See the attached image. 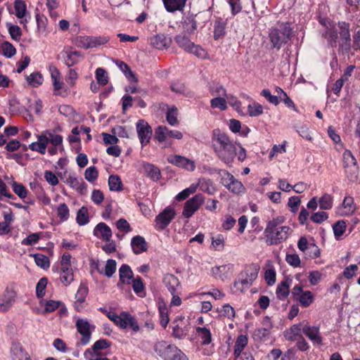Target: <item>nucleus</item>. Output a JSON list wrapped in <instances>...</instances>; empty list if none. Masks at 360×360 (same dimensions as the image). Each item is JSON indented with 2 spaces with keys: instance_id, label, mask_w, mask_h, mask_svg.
<instances>
[{
  "instance_id": "obj_14",
  "label": "nucleus",
  "mask_w": 360,
  "mask_h": 360,
  "mask_svg": "<svg viewBox=\"0 0 360 360\" xmlns=\"http://www.w3.org/2000/svg\"><path fill=\"white\" fill-rule=\"evenodd\" d=\"M302 333L314 343L321 345L323 339L320 333L319 326H310L307 321H304Z\"/></svg>"
},
{
  "instance_id": "obj_23",
  "label": "nucleus",
  "mask_w": 360,
  "mask_h": 360,
  "mask_svg": "<svg viewBox=\"0 0 360 360\" xmlns=\"http://www.w3.org/2000/svg\"><path fill=\"white\" fill-rule=\"evenodd\" d=\"M118 326L123 329L130 327L135 332L139 330L136 320L129 313L124 311L121 313V321Z\"/></svg>"
},
{
  "instance_id": "obj_9",
  "label": "nucleus",
  "mask_w": 360,
  "mask_h": 360,
  "mask_svg": "<svg viewBox=\"0 0 360 360\" xmlns=\"http://www.w3.org/2000/svg\"><path fill=\"white\" fill-rule=\"evenodd\" d=\"M349 27V24L344 21L338 22L337 25V30L340 34V49L346 51H349L351 47Z\"/></svg>"
},
{
  "instance_id": "obj_7",
  "label": "nucleus",
  "mask_w": 360,
  "mask_h": 360,
  "mask_svg": "<svg viewBox=\"0 0 360 360\" xmlns=\"http://www.w3.org/2000/svg\"><path fill=\"white\" fill-rule=\"evenodd\" d=\"M176 212L173 207L168 206L158 214L155 219V228L158 231L164 230L174 219Z\"/></svg>"
},
{
  "instance_id": "obj_15",
  "label": "nucleus",
  "mask_w": 360,
  "mask_h": 360,
  "mask_svg": "<svg viewBox=\"0 0 360 360\" xmlns=\"http://www.w3.org/2000/svg\"><path fill=\"white\" fill-rule=\"evenodd\" d=\"M16 293L9 288H6L0 296V311H8L15 302Z\"/></svg>"
},
{
  "instance_id": "obj_19",
  "label": "nucleus",
  "mask_w": 360,
  "mask_h": 360,
  "mask_svg": "<svg viewBox=\"0 0 360 360\" xmlns=\"http://www.w3.org/2000/svg\"><path fill=\"white\" fill-rule=\"evenodd\" d=\"M89 289L85 283H81L75 295V302L74 304L75 309L77 311H81L84 307V302Z\"/></svg>"
},
{
  "instance_id": "obj_45",
  "label": "nucleus",
  "mask_w": 360,
  "mask_h": 360,
  "mask_svg": "<svg viewBox=\"0 0 360 360\" xmlns=\"http://www.w3.org/2000/svg\"><path fill=\"white\" fill-rule=\"evenodd\" d=\"M210 105L212 108L224 111L227 109V101L226 97H214L210 101Z\"/></svg>"
},
{
  "instance_id": "obj_40",
  "label": "nucleus",
  "mask_w": 360,
  "mask_h": 360,
  "mask_svg": "<svg viewBox=\"0 0 360 360\" xmlns=\"http://www.w3.org/2000/svg\"><path fill=\"white\" fill-rule=\"evenodd\" d=\"M211 247L216 251H221L224 248L225 237L222 234L211 236Z\"/></svg>"
},
{
  "instance_id": "obj_3",
  "label": "nucleus",
  "mask_w": 360,
  "mask_h": 360,
  "mask_svg": "<svg viewBox=\"0 0 360 360\" xmlns=\"http://www.w3.org/2000/svg\"><path fill=\"white\" fill-rule=\"evenodd\" d=\"M154 350L162 360H188L186 354L175 345L165 341L156 342Z\"/></svg>"
},
{
  "instance_id": "obj_49",
  "label": "nucleus",
  "mask_w": 360,
  "mask_h": 360,
  "mask_svg": "<svg viewBox=\"0 0 360 360\" xmlns=\"http://www.w3.org/2000/svg\"><path fill=\"white\" fill-rule=\"evenodd\" d=\"M108 186L110 191H120L122 189V183L117 175H110L108 179Z\"/></svg>"
},
{
  "instance_id": "obj_44",
  "label": "nucleus",
  "mask_w": 360,
  "mask_h": 360,
  "mask_svg": "<svg viewBox=\"0 0 360 360\" xmlns=\"http://www.w3.org/2000/svg\"><path fill=\"white\" fill-rule=\"evenodd\" d=\"M346 177L350 182H354L358 179L359 167L357 165L345 167Z\"/></svg>"
},
{
  "instance_id": "obj_10",
  "label": "nucleus",
  "mask_w": 360,
  "mask_h": 360,
  "mask_svg": "<svg viewBox=\"0 0 360 360\" xmlns=\"http://www.w3.org/2000/svg\"><path fill=\"white\" fill-rule=\"evenodd\" d=\"M259 272V266L257 264H251L247 266L245 270L240 274L239 280L234 283L236 287L238 284L242 285H250L257 278Z\"/></svg>"
},
{
  "instance_id": "obj_6",
  "label": "nucleus",
  "mask_w": 360,
  "mask_h": 360,
  "mask_svg": "<svg viewBox=\"0 0 360 360\" xmlns=\"http://www.w3.org/2000/svg\"><path fill=\"white\" fill-rule=\"evenodd\" d=\"M51 78L53 87V94L65 97L69 94V89L61 79L60 72L55 66L49 68Z\"/></svg>"
},
{
  "instance_id": "obj_1",
  "label": "nucleus",
  "mask_w": 360,
  "mask_h": 360,
  "mask_svg": "<svg viewBox=\"0 0 360 360\" xmlns=\"http://www.w3.org/2000/svg\"><path fill=\"white\" fill-rule=\"evenodd\" d=\"M212 148L217 157L226 165L233 162L236 154V146L229 136L219 129L212 131Z\"/></svg>"
},
{
  "instance_id": "obj_29",
  "label": "nucleus",
  "mask_w": 360,
  "mask_h": 360,
  "mask_svg": "<svg viewBox=\"0 0 360 360\" xmlns=\"http://www.w3.org/2000/svg\"><path fill=\"white\" fill-rule=\"evenodd\" d=\"M323 37L327 40L330 46H336L338 39V30L334 25L326 27V31L323 33Z\"/></svg>"
},
{
  "instance_id": "obj_11",
  "label": "nucleus",
  "mask_w": 360,
  "mask_h": 360,
  "mask_svg": "<svg viewBox=\"0 0 360 360\" xmlns=\"http://www.w3.org/2000/svg\"><path fill=\"white\" fill-rule=\"evenodd\" d=\"M139 139L142 147L146 146L152 136V128L145 120H139L136 124Z\"/></svg>"
},
{
  "instance_id": "obj_55",
  "label": "nucleus",
  "mask_w": 360,
  "mask_h": 360,
  "mask_svg": "<svg viewBox=\"0 0 360 360\" xmlns=\"http://www.w3.org/2000/svg\"><path fill=\"white\" fill-rule=\"evenodd\" d=\"M217 311L221 316L228 318L229 319H233L236 316L234 309L229 304L223 305L221 309H217Z\"/></svg>"
},
{
  "instance_id": "obj_34",
  "label": "nucleus",
  "mask_w": 360,
  "mask_h": 360,
  "mask_svg": "<svg viewBox=\"0 0 360 360\" xmlns=\"http://www.w3.org/2000/svg\"><path fill=\"white\" fill-rule=\"evenodd\" d=\"M174 323L172 336L177 339L184 338L187 335L188 328L182 321H181L180 323Z\"/></svg>"
},
{
  "instance_id": "obj_13",
  "label": "nucleus",
  "mask_w": 360,
  "mask_h": 360,
  "mask_svg": "<svg viewBox=\"0 0 360 360\" xmlns=\"http://www.w3.org/2000/svg\"><path fill=\"white\" fill-rule=\"evenodd\" d=\"M15 15L20 20V23L27 29V24L31 19V15L27 10V6L22 0H15L14 2Z\"/></svg>"
},
{
  "instance_id": "obj_24",
  "label": "nucleus",
  "mask_w": 360,
  "mask_h": 360,
  "mask_svg": "<svg viewBox=\"0 0 360 360\" xmlns=\"http://www.w3.org/2000/svg\"><path fill=\"white\" fill-rule=\"evenodd\" d=\"M131 247L135 255L141 254L148 250V245L143 236H136L131 238Z\"/></svg>"
},
{
  "instance_id": "obj_38",
  "label": "nucleus",
  "mask_w": 360,
  "mask_h": 360,
  "mask_svg": "<svg viewBox=\"0 0 360 360\" xmlns=\"http://www.w3.org/2000/svg\"><path fill=\"white\" fill-rule=\"evenodd\" d=\"M210 93L214 97L228 98L226 89L223 85L218 83H214L210 86Z\"/></svg>"
},
{
  "instance_id": "obj_32",
  "label": "nucleus",
  "mask_w": 360,
  "mask_h": 360,
  "mask_svg": "<svg viewBox=\"0 0 360 360\" xmlns=\"http://www.w3.org/2000/svg\"><path fill=\"white\" fill-rule=\"evenodd\" d=\"M265 322H267L268 326L257 328L254 330L253 336L255 340H262L269 335L270 330L272 328V324L268 316L265 317Z\"/></svg>"
},
{
  "instance_id": "obj_18",
  "label": "nucleus",
  "mask_w": 360,
  "mask_h": 360,
  "mask_svg": "<svg viewBox=\"0 0 360 360\" xmlns=\"http://www.w3.org/2000/svg\"><path fill=\"white\" fill-rule=\"evenodd\" d=\"M172 43V38L164 34H158L150 39V45L160 50L168 49L171 46Z\"/></svg>"
},
{
  "instance_id": "obj_26",
  "label": "nucleus",
  "mask_w": 360,
  "mask_h": 360,
  "mask_svg": "<svg viewBox=\"0 0 360 360\" xmlns=\"http://www.w3.org/2000/svg\"><path fill=\"white\" fill-rule=\"evenodd\" d=\"M186 1L187 0H162L166 11L169 13L182 11Z\"/></svg>"
},
{
  "instance_id": "obj_61",
  "label": "nucleus",
  "mask_w": 360,
  "mask_h": 360,
  "mask_svg": "<svg viewBox=\"0 0 360 360\" xmlns=\"http://www.w3.org/2000/svg\"><path fill=\"white\" fill-rule=\"evenodd\" d=\"M231 192L235 194H242L245 192V187L243 184L237 180L236 178L233 180L232 183L227 188Z\"/></svg>"
},
{
  "instance_id": "obj_8",
  "label": "nucleus",
  "mask_w": 360,
  "mask_h": 360,
  "mask_svg": "<svg viewBox=\"0 0 360 360\" xmlns=\"http://www.w3.org/2000/svg\"><path fill=\"white\" fill-rule=\"evenodd\" d=\"M205 198L200 194H196L188 199L184 205L182 215L184 218H191L204 202Z\"/></svg>"
},
{
  "instance_id": "obj_5",
  "label": "nucleus",
  "mask_w": 360,
  "mask_h": 360,
  "mask_svg": "<svg viewBox=\"0 0 360 360\" xmlns=\"http://www.w3.org/2000/svg\"><path fill=\"white\" fill-rule=\"evenodd\" d=\"M174 41L177 45L186 52L193 54L201 59L207 58V51L200 46L192 42L187 35L179 34L174 37Z\"/></svg>"
},
{
  "instance_id": "obj_31",
  "label": "nucleus",
  "mask_w": 360,
  "mask_h": 360,
  "mask_svg": "<svg viewBox=\"0 0 360 360\" xmlns=\"http://www.w3.org/2000/svg\"><path fill=\"white\" fill-rule=\"evenodd\" d=\"M110 342L105 339H100L94 342L91 348L87 349L84 352V355H90V354H103L100 352L101 349L108 348L110 347Z\"/></svg>"
},
{
  "instance_id": "obj_59",
  "label": "nucleus",
  "mask_w": 360,
  "mask_h": 360,
  "mask_svg": "<svg viewBox=\"0 0 360 360\" xmlns=\"http://www.w3.org/2000/svg\"><path fill=\"white\" fill-rule=\"evenodd\" d=\"M248 112L251 117H257L263 113V107L259 103L253 102L248 105Z\"/></svg>"
},
{
  "instance_id": "obj_27",
  "label": "nucleus",
  "mask_w": 360,
  "mask_h": 360,
  "mask_svg": "<svg viewBox=\"0 0 360 360\" xmlns=\"http://www.w3.org/2000/svg\"><path fill=\"white\" fill-rule=\"evenodd\" d=\"M143 169L144 173L154 181H158L161 178V172L155 165L148 163H143Z\"/></svg>"
},
{
  "instance_id": "obj_35",
  "label": "nucleus",
  "mask_w": 360,
  "mask_h": 360,
  "mask_svg": "<svg viewBox=\"0 0 360 360\" xmlns=\"http://www.w3.org/2000/svg\"><path fill=\"white\" fill-rule=\"evenodd\" d=\"M159 315H160V325L165 328L169 321V309L165 303H159L158 305Z\"/></svg>"
},
{
  "instance_id": "obj_52",
  "label": "nucleus",
  "mask_w": 360,
  "mask_h": 360,
  "mask_svg": "<svg viewBox=\"0 0 360 360\" xmlns=\"http://www.w3.org/2000/svg\"><path fill=\"white\" fill-rule=\"evenodd\" d=\"M13 192L21 199H25L27 196L28 191L22 184L13 181L11 184Z\"/></svg>"
},
{
  "instance_id": "obj_22",
  "label": "nucleus",
  "mask_w": 360,
  "mask_h": 360,
  "mask_svg": "<svg viewBox=\"0 0 360 360\" xmlns=\"http://www.w3.org/2000/svg\"><path fill=\"white\" fill-rule=\"evenodd\" d=\"M64 57V61L68 67H72L75 64L78 63L80 60L83 58V56L80 51L72 50H65L63 53Z\"/></svg>"
},
{
  "instance_id": "obj_43",
  "label": "nucleus",
  "mask_w": 360,
  "mask_h": 360,
  "mask_svg": "<svg viewBox=\"0 0 360 360\" xmlns=\"http://www.w3.org/2000/svg\"><path fill=\"white\" fill-rule=\"evenodd\" d=\"M76 221L79 226H84L89 223V217L86 207H82L77 211Z\"/></svg>"
},
{
  "instance_id": "obj_28",
  "label": "nucleus",
  "mask_w": 360,
  "mask_h": 360,
  "mask_svg": "<svg viewBox=\"0 0 360 360\" xmlns=\"http://www.w3.org/2000/svg\"><path fill=\"white\" fill-rule=\"evenodd\" d=\"M163 283L172 295L176 292V288L180 285L178 278L171 274H167L164 276Z\"/></svg>"
},
{
  "instance_id": "obj_20",
  "label": "nucleus",
  "mask_w": 360,
  "mask_h": 360,
  "mask_svg": "<svg viewBox=\"0 0 360 360\" xmlns=\"http://www.w3.org/2000/svg\"><path fill=\"white\" fill-rule=\"evenodd\" d=\"M94 236L103 240H109L112 236V231L109 226L104 222L98 223L94 229Z\"/></svg>"
},
{
  "instance_id": "obj_41",
  "label": "nucleus",
  "mask_w": 360,
  "mask_h": 360,
  "mask_svg": "<svg viewBox=\"0 0 360 360\" xmlns=\"http://www.w3.org/2000/svg\"><path fill=\"white\" fill-rule=\"evenodd\" d=\"M30 256L34 259V262L38 266L44 269L50 266V261L47 256L39 253L32 254Z\"/></svg>"
},
{
  "instance_id": "obj_25",
  "label": "nucleus",
  "mask_w": 360,
  "mask_h": 360,
  "mask_svg": "<svg viewBox=\"0 0 360 360\" xmlns=\"http://www.w3.org/2000/svg\"><path fill=\"white\" fill-rule=\"evenodd\" d=\"M120 283L117 285L120 286V283L123 284H130L133 280V271L131 267L127 264H122L119 269Z\"/></svg>"
},
{
  "instance_id": "obj_60",
  "label": "nucleus",
  "mask_w": 360,
  "mask_h": 360,
  "mask_svg": "<svg viewBox=\"0 0 360 360\" xmlns=\"http://www.w3.org/2000/svg\"><path fill=\"white\" fill-rule=\"evenodd\" d=\"M343 167H348L351 165H357V162L352 152L349 150H345L342 154Z\"/></svg>"
},
{
  "instance_id": "obj_12",
  "label": "nucleus",
  "mask_w": 360,
  "mask_h": 360,
  "mask_svg": "<svg viewBox=\"0 0 360 360\" xmlns=\"http://www.w3.org/2000/svg\"><path fill=\"white\" fill-rule=\"evenodd\" d=\"M167 162L173 165L189 172H193L195 169V164L194 161L181 155H169L167 158Z\"/></svg>"
},
{
  "instance_id": "obj_4",
  "label": "nucleus",
  "mask_w": 360,
  "mask_h": 360,
  "mask_svg": "<svg viewBox=\"0 0 360 360\" xmlns=\"http://www.w3.org/2000/svg\"><path fill=\"white\" fill-rule=\"evenodd\" d=\"M292 34V28L288 22H278L269 32V38L274 48L280 49L286 44Z\"/></svg>"
},
{
  "instance_id": "obj_46",
  "label": "nucleus",
  "mask_w": 360,
  "mask_h": 360,
  "mask_svg": "<svg viewBox=\"0 0 360 360\" xmlns=\"http://www.w3.org/2000/svg\"><path fill=\"white\" fill-rule=\"evenodd\" d=\"M342 207L344 210L341 213L342 215H348L354 212L355 207L353 198L350 196L345 197L342 202Z\"/></svg>"
},
{
  "instance_id": "obj_17",
  "label": "nucleus",
  "mask_w": 360,
  "mask_h": 360,
  "mask_svg": "<svg viewBox=\"0 0 360 360\" xmlns=\"http://www.w3.org/2000/svg\"><path fill=\"white\" fill-rule=\"evenodd\" d=\"M233 272V266L231 264H224L215 266L212 268L211 273L212 276L217 279L224 281L230 279Z\"/></svg>"
},
{
  "instance_id": "obj_39",
  "label": "nucleus",
  "mask_w": 360,
  "mask_h": 360,
  "mask_svg": "<svg viewBox=\"0 0 360 360\" xmlns=\"http://www.w3.org/2000/svg\"><path fill=\"white\" fill-rule=\"evenodd\" d=\"M290 285L288 281H282L278 285L276 288V296L279 300H285L289 295Z\"/></svg>"
},
{
  "instance_id": "obj_48",
  "label": "nucleus",
  "mask_w": 360,
  "mask_h": 360,
  "mask_svg": "<svg viewBox=\"0 0 360 360\" xmlns=\"http://www.w3.org/2000/svg\"><path fill=\"white\" fill-rule=\"evenodd\" d=\"M197 28L196 22L193 19H188L182 24L183 33L182 34L191 35L194 33Z\"/></svg>"
},
{
  "instance_id": "obj_58",
  "label": "nucleus",
  "mask_w": 360,
  "mask_h": 360,
  "mask_svg": "<svg viewBox=\"0 0 360 360\" xmlns=\"http://www.w3.org/2000/svg\"><path fill=\"white\" fill-rule=\"evenodd\" d=\"M200 190L203 192H206L209 194H212L214 188L212 185V181L207 179H199Z\"/></svg>"
},
{
  "instance_id": "obj_64",
  "label": "nucleus",
  "mask_w": 360,
  "mask_h": 360,
  "mask_svg": "<svg viewBox=\"0 0 360 360\" xmlns=\"http://www.w3.org/2000/svg\"><path fill=\"white\" fill-rule=\"evenodd\" d=\"M48 283L46 278L43 277L37 283L36 286V295L38 297H42L45 295V289Z\"/></svg>"
},
{
  "instance_id": "obj_63",
  "label": "nucleus",
  "mask_w": 360,
  "mask_h": 360,
  "mask_svg": "<svg viewBox=\"0 0 360 360\" xmlns=\"http://www.w3.org/2000/svg\"><path fill=\"white\" fill-rule=\"evenodd\" d=\"M74 44L79 48L85 49H90L89 37V36H78L74 40Z\"/></svg>"
},
{
  "instance_id": "obj_51",
  "label": "nucleus",
  "mask_w": 360,
  "mask_h": 360,
  "mask_svg": "<svg viewBox=\"0 0 360 360\" xmlns=\"http://www.w3.org/2000/svg\"><path fill=\"white\" fill-rule=\"evenodd\" d=\"M295 300L299 301L300 304L303 307H307L312 303V302L314 300V297H313L311 292L307 290V291H304Z\"/></svg>"
},
{
  "instance_id": "obj_53",
  "label": "nucleus",
  "mask_w": 360,
  "mask_h": 360,
  "mask_svg": "<svg viewBox=\"0 0 360 360\" xmlns=\"http://www.w3.org/2000/svg\"><path fill=\"white\" fill-rule=\"evenodd\" d=\"M6 26L11 39L15 41H20L22 34L20 27L18 25H14L11 23H7Z\"/></svg>"
},
{
  "instance_id": "obj_36",
  "label": "nucleus",
  "mask_w": 360,
  "mask_h": 360,
  "mask_svg": "<svg viewBox=\"0 0 360 360\" xmlns=\"http://www.w3.org/2000/svg\"><path fill=\"white\" fill-rule=\"evenodd\" d=\"M11 353L13 360H16L21 356L27 355L28 353L25 350L22 345L19 342H13L11 347Z\"/></svg>"
},
{
  "instance_id": "obj_21",
  "label": "nucleus",
  "mask_w": 360,
  "mask_h": 360,
  "mask_svg": "<svg viewBox=\"0 0 360 360\" xmlns=\"http://www.w3.org/2000/svg\"><path fill=\"white\" fill-rule=\"evenodd\" d=\"M304 321L292 325L290 328L284 331V337L288 341H295L301 338Z\"/></svg>"
},
{
  "instance_id": "obj_16",
  "label": "nucleus",
  "mask_w": 360,
  "mask_h": 360,
  "mask_svg": "<svg viewBox=\"0 0 360 360\" xmlns=\"http://www.w3.org/2000/svg\"><path fill=\"white\" fill-rule=\"evenodd\" d=\"M77 331L82 335L80 342L82 345H86L90 341L91 331L90 328H94V326H91L89 323L83 319H79L76 321Z\"/></svg>"
},
{
  "instance_id": "obj_47",
  "label": "nucleus",
  "mask_w": 360,
  "mask_h": 360,
  "mask_svg": "<svg viewBox=\"0 0 360 360\" xmlns=\"http://www.w3.org/2000/svg\"><path fill=\"white\" fill-rule=\"evenodd\" d=\"M26 79L27 83L33 87L39 86L44 80L41 74L39 72H32L29 76H27Z\"/></svg>"
},
{
  "instance_id": "obj_30",
  "label": "nucleus",
  "mask_w": 360,
  "mask_h": 360,
  "mask_svg": "<svg viewBox=\"0 0 360 360\" xmlns=\"http://www.w3.org/2000/svg\"><path fill=\"white\" fill-rule=\"evenodd\" d=\"M196 334L200 339V344L202 345H207L211 343L212 340V333L209 328L206 327H196Z\"/></svg>"
},
{
  "instance_id": "obj_56",
  "label": "nucleus",
  "mask_w": 360,
  "mask_h": 360,
  "mask_svg": "<svg viewBox=\"0 0 360 360\" xmlns=\"http://www.w3.org/2000/svg\"><path fill=\"white\" fill-rule=\"evenodd\" d=\"M109 41V37L105 36L89 37L90 49L104 45Z\"/></svg>"
},
{
  "instance_id": "obj_62",
  "label": "nucleus",
  "mask_w": 360,
  "mask_h": 360,
  "mask_svg": "<svg viewBox=\"0 0 360 360\" xmlns=\"http://www.w3.org/2000/svg\"><path fill=\"white\" fill-rule=\"evenodd\" d=\"M1 49L3 51V54L7 58L13 57L16 53L15 48L11 43L8 41H4L2 44Z\"/></svg>"
},
{
  "instance_id": "obj_37",
  "label": "nucleus",
  "mask_w": 360,
  "mask_h": 360,
  "mask_svg": "<svg viewBox=\"0 0 360 360\" xmlns=\"http://www.w3.org/2000/svg\"><path fill=\"white\" fill-rule=\"evenodd\" d=\"M74 279L73 271L72 268L61 267L60 280L61 283L67 286L69 285Z\"/></svg>"
},
{
  "instance_id": "obj_42",
  "label": "nucleus",
  "mask_w": 360,
  "mask_h": 360,
  "mask_svg": "<svg viewBox=\"0 0 360 360\" xmlns=\"http://www.w3.org/2000/svg\"><path fill=\"white\" fill-rule=\"evenodd\" d=\"M333 204V198L328 193H324L319 200V206L321 210H330Z\"/></svg>"
},
{
  "instance_id": "obj_2",
  "label": "nucleus",
  "mask_w": 360,
  "mask_h": 360,
  "mask_svg": "<svg viewBox=\"0 0 360 360\" xmlns=\"http://www.w3.org/2000/svg\"><path fill=\"white\" fill-rule=\"evenodd\" d=\"M283 218L273 219L269 221L264 230L266 243L268 245H278L285 240L290 234L289 226H281Z\"/></svg>"
},
{
  "instance_id": "obj_50",
  "label": "nucleus",
  "mask_w": 360,
  "mask_h": 360,
  "mask_svg": "<svg viewBox=\"0 0 360 360\" xmlns=\"http://www.w3.org/2000/svg\"><path fill=\"white\" fill-rule=\"evenodd\" d=\"M116 266H117V263H116L115 260L110 259H108L106 262L104 271H100L98 269V271L100 274H104V275L105 276H107L108 278H110L115 272Z\"/></svg>"
},
{
  "instance_id": "obj_57",
  "label": "nucleus",
  "mask_w": 360,
  "mask_h": 360,
  "mask_svg": "<svg viewBox=\"0 0 360 360\" xmlns=\"http://www.w3.org/2000/svg\"><path fill=\"white\" fill-rule=\"evenodd\" d=\"M334 235L336 239H339L346 230V223L343 220L338 221L333 226Z\"/></svg>"
},
{
  "instance_id": "obj_54",
  "label": "nucleus",
  "mask_w": 360,
  "mask_h": 360,
  "mask_svg": "<svg viewBox=\"0 0 360 360\" xmlns=\"http://www.w3.org/2000/svg\"><path fill=\"white\" fill-rule=\"evenodd\" d=\"M57 214L60 221H66L70 217V210L65 203H60L57 207Z\"/></svg>"
},
{
  "instance_id": "obj_33",
  "label": "nucleus",
  "mask_w": 360,
  "mask_h": 360,
  "mask_svg": "<svg viewBox=\"0 0 360 360\" xmlns=\"http://www.w3.org/2000/svg\"><path fill=\"white\" fill-rule=\"evenodd\" d=\"M248 343V338L245 335H240L237 337L234 345L233 354H243V349L247 347Z\"/></svg>"
}]
</instances>
